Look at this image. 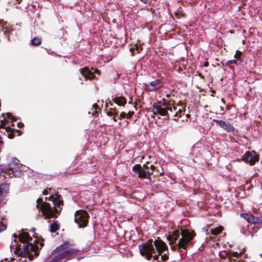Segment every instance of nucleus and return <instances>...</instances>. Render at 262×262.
I'll list each match as a JSON object with an SVG mask.
<instances>
[{
  "instance_id": "nucleus-1",
  "label": "nucleus",
  "mask_w": 262,
  "mask_h": 262,
  "mask_svg": "<svg viewBox=\"0 0 262 262\" xmlns=\"http://www.w3.org/2000/svg\"><path fill=\"white\" fill-rule=\"evenodd\" d=\"M13 236L15 238V242H16V238H18L19 242L24 244L23 247L21 245H19L15 248L14 253L18 256L21 257H28L30 261H32L34 259V257H37L39 255V250L37 244L38 242L34 241V244L32 243H28L32 240V238L30 236L29 233L24 232L20 233L18 235L14 234Z\"/></svg>"
},
{
  "instance_id": "nucleus-2",
  "label": "nucleus",
  "mask_w": 262,
  "mask_h": 262,
  "mask_svg": "<svg viewBox=\"0 0 262 262\" xmlns=\"http://www.w3.org/2000/svg\"><path fill=\"white\" fill-rule=\"evenodd\" d=\"M48 200L52 201L54 205V209H52L51 204L47 202H43L42 198H38L36 200V208L39 211H41L45 219H50L52 217H57V214H59L62 210L63 201L62 196L59 194H56L55 196L51 195Z\"/></svg>"
},
{
  "instance_id": "nucleus-3",
  "label": "nucleus",
  "mask_w": 262,
  "mask_h": 262,
  "mask_svg": "<svg viewBox=\"0 0 262 262\" xmlns=\"http://www.w3.org/2000/svg\"><path fill=\"white\" fill-rule=\"evenodd\" d=\"M140 254L149 260L152 256V254L155 253L156 250L159 255H161L164 251H168L167 245L159 237L153 241L149 239L145 243L139 245Z\"/></svg>"
},
{
  "instance_id": "nucleus-4",
  "label": "nucleus",
  "mask_w": 262,
  "mask_h": 262,
  "mask_svg": "<svg viewBox=\"0 0 262 262\" xmlns=\"http://www.w3.org/2000/svg\"><path fill=\"white\" fill-rule=\"evenodd\" d=\"M17 119L13 117L11 113L3 114L0 117V128H4L7 133V136L9 139H13L16 136H20L22 132L15 127V122Z\"/></svg>"
},
{
  "instance_id": "nucleus-5",
  "label": "nucleus",
  "mask_w": 262,
  "mask_h": 262,
  "mask_svg": "<svg viewBox=\"0 0 262 262\" xmlns=\"http://www.w3.org/2000/svg\"><path fill=\"white\" fill-rule=\"evenodd\" d=\"M180 234L181 237L179 239L178 243L172 247L173 250L178 248L179 252H181L182 249H186L195 236L194 232H190L188 229L182 228L181 229Z\"/></svg>"
},
{
  "instance_id": "nucleus-6",
  "label": "nucleus",
  "mask_w": 262,
  "mask_h": 262,
  "mask_svg": "<svg viewBox=\"0 0 262 262\" xmlns=\"http://www.w3.org/2000/svg\"><path fill=\"white\" fill-rule=\"evenodd\" d=\"M19 169V160L14 158L13 162L8 165H0V176L2 175L4 178H7V176L9 178L17 176L16 172H18Z\"/></svg>"
},
{
  "instance_id": "nucleus-7",
  "label": "nucleus",
  "mask_w": 262,
  "mask_h": 262,
  "mask_svg": "<svg viewBox=\"0 0 262 262\" xmlns=\"http://www.w3.org/2000/svg\"><path fill=\"white\" fill-rule=\"evenodd\" d=\"M173 102V101H171V100H169L166 117L168 119L171 118L174 120H177L179 117H182L184 114L185 109L182 106L181 103H179L177 106H175Z\"/></svg>"
},
{
  "instance_id": "nucleus-8",
  "label": "nucleus",
  "mask_w": 262,
  "mask_h": 262,
  "mask_svg": "<svg viewBox=\"0 0 262 262\" xmlns=\"http://www.w3.org/2000/svg\"><path fill=\"white\" fill-rule=\"evenodd\" d=\"M169 100L163 98L162 101H158L153 104V114L162 116H166V112L168 107Z\"/></svg>"
},
{
  "instance_id": "nucleus-9",
  "label": "nucleus",
  "mask_w": 262,
  "mask_h": 262,
  "mask_svg": "<svg viewBox=\"0 0 262 262\" xmlns=\"http://www.w3.org/2000/svg\"><path fill=\"white\" fill-rule=\"evenodd\" d=\"M89 213L84 210H79L75 213V222L78 225L79 228L87 226L89 219Z\"/></svg>"
},
{
  "instance_id": "nucleus-10",
  "label": "nucleus",
  "mask_w": 262,
  "mask_h": 262,
  "mask_svg": "<svg viewBox=\"0 0 262 262\" xmlns=\"http://www.w3.org/2000/svg\"><path fill=\"white\" fill-rule=\"evenodd\" d=\"M132 170L135 174H138L139 178L141 179H149L150 176L153 174V172L146 170L139 164L135 165Z\"/></svg>"
},
{
  "instance_id": "nucleus-11",
  "label": "nucleus",
  "mask_w": 262,
  "mask_h": 262,
  "mask_svg": "<svg viewBox=\"0 0 262 262\" xmlns=\"http://www.w3.org/2000/svg\"><path fill=\"white\" fill-rule=\"evenodd\" d=\"M164 84V83L162 81L158 79L149 82L148 84H146V88L150 91H157L163 87Z\"/></svg>"
},
{
  "instance_id": "nucleus-12",
  "label": "nucleus",
  "mask_w": 262,
  "mask_h": 262,
  "mask_svg": "<svg viewBox=\"0 0 262 262\" xmlns=\"http://www.w3.org/2000/svg\"><path fill=\"white\" fill-rule=\"evenodd\" d=\"M245 159L251 165H253L255 164L256 162L258 161L259 157L255 155V154H252L250 151H247L245 154Z\"/></svg>"
},
{
  "instance_id": "nucleus-13",
  "label": "nucleus",
  "mask_w": 262,
  "mask_h": 262,
  "mask_svg": "<svg viewBox=\"0 0 262 262\" xmlns=\"http://www.w3.org/2000/svg\"><path fill=\"white\" fill-rule=\"evenodd\" d=\"M80 72L82 76L84 77L85 80H93L95 78V76L92 72H91L88 67H84L80 69Z\"/></svg>"
},
{
  "instance_id": "nucleus-14",
  "label": "nucleus",
  "mask_w": 262,
  "mask_h": 262,
  "mask_svg": "<svg viewBox=\"0 0 262 262\" xmlns=\"http://www.w3.org/2000/svg\"><path fill=\"white\" fill-rule=\"evenodd\" d=\"M112 101L119 106H124L126 104V99L122 96H116L113 98Z\"/></svg>"
},
{
  "instance_id": "nucleus-15",
  "label": "nucleus",
  "mask_w": 262,
  "mask_h": 262,
  "mask_svg": "<svg viewBox=\"0 0 262 262\" xmlns=\"http://www.w3.org/2000/svg\"><path fill=\"white\" fill-rule=\"evenodd\" d=\"M241 216L245 219L248 223L254 224L255 216H254L252 214L249 213H243L241 214Z\"/></svg>"
},
{
  "instance_id": "nucleus-16",
  "label": "nucleus",
  "mask_w": 262,
  "mask_h": 262,
  "mask_svg": "<svg viewBox=\"0 0 262 262\" xmlns=\"http://www.w3.org/2000/svg\"><path fill=\"white\" fill-rule=\"evenodd\" d=\"M180 236V231L179 230H174L172 235L167 236V239L170 241V244H173L178 239Z\"/></svg>"
},
{
  "instance_id": "nucleus-17",
  "label": "nucleus",
  "mask_w": 262,
  "mask_h": 262,
  "mask_svg": "<svg viewBox=\"0 0 262 262\" xmlns=\"http://www.w3.org/2000/svg\"><path fill=\"white\" fill-rule=\"evenodd\" d=\"M97 109H99V110H100V109L99 108V105L97 103H94L92 106V112H91L92 115L93 116L96 117L98 116L99 112H98V111H97ZM89 113L90 114L91 112H89Z\"/></svg>"
},
{
  "instance_id": "nucleus-18",
  "label": "nucleus",
  "mask_w": 262,
  "mask_h": 262,
  "mask_svg": "<svg viewBox=\"0 0 262 262\" xmlns=\"http://www.w3.org/2000/svg\"><path fill=\"white\" fill-rule=\"evenodd\" d=\"M222 128L228 132H232L234 130L233 126L230 123L226 121H225Z\"/></svg>"
},
{
  "instance_id": "nucleus-19",
  "label": "nucleus",
  "mask_w": 262,
  "mask_h": 262,
  "mask_svg": "<svg viewBox=\"0 0 262 262\" xmlns=\"http://www.w3.org/2000/svg\"><path fill=\"white\" fill-rule=\"evenodd\" d=\"M223 230V227L221 226L216 227L214 229H210V233L214 235H217L221 233Z\"/></svg>"
},
{
  "instance_id": "nucleus-20",
  "label": "nucleus",
  "mask_w": 262,
  "mask_h": 262,
  "mask_svg": "<svg viewBox=\"0 0 262 262\" xmlns=\"http://www.w3.org/2000/svg\"><path fill=\"white\" fill-rule=\"evenodd\" d=\"M50 231L52 233H55L59 229V226L56 222H54L50 226Z\"/></svg>"
},
{
  "instance_id": "nucleus-21",
  "label": "nucleus",
  "mask_w": 262,
  "mask_h": 262,
  "mask_svg": "<svg viewBox=\"0 0 262 262\" xmlns=\"http://www.w3.org/2000/svg\"><path fill=\"white\" fill-rule=\"evenodd\" d=\"M41 43V40L40 38L34 37L31 40V45L34 46H39Z\"/></svg>"
},
{
  "instance_id": "nucleus-22",
  "label": "nucleus",
  "mask_w": 262,
  "mask_h": 262,
  "mask_svg": "<svg viewBox=\"0 0 262 262\" xmlns=\"http://www.w3.org/2000/svg\"><path fill=\"white\" fill-rule=\"evenodd\" d=\"M108 116H118V111L116 108H111L106 113Z\"/></svg>"
},
{
  "instance_id": "nucleus-23",
  "label": "nucleus",
  "mask_w": 262,
  "mask_h": 262,
  "mask_svg": "<svg viewBox=\"0 0 262 262\" xmlns=\"http://www.w3.org/2000/svg\"><path fill=\"white\" fill-rule=\"evenodd\" d=\"M239 61H238V59H236L227 61V62H226V65L229 66V68L231 69L233 67L230 66L231 64H235L236 65L238 66L239 64Z\"/></svg>"
},
{
  "instance_id": "nucleus-24",
  "label": "nucleus",
  "mask_w": 262,
  "mask_h": 262,
  "mask_svg": "<svg viewBox=\"0 0 262 262\" xmlns=\"http://www.w3.org/2000/svg\"><path fill=\"white\" fill-rule=\"evenodd\" d=\"M241 255V253H238L237 252H230L228 254V258L231 259V257H235L236 258H238L239 256Z\"/></svg>"
},
{
  "instance_id": "nucleus-25",
  "label": "nucleus",
  "mask_w": 262,
  "mask_h": 262,
  "mask_svg": "<svg viewBox=\"0 0 262 262\" xmlns=\"http://www.w3.org/2000/svg\"><path fill=\"white\" fill-rule=\"evenodd\" d=\"M243 54V53L241 52L239 50H236V53L234 55V58L236 59H238V61H239V63H241L242 61V60L241 58L242 55Z\"/></svg>"
},
{
  "instance_id": "nucleus-26",
  "label": "nucleus",
  "mask_w": 262,
  "mask_h": 262,
  "mask_svg": "<svg viewBox=\"0 0 262 262\" xmlns=\"http://www.w3.org/2000/svg\"><path fill=\"white\" fill-rule=\"evenodd\" d=\"M134 50H135L137 53H139L140 51L142 50V47L138 44H135L133 48L130 49V51L132 52Z\"/></svg>"
},
{
  "instance_id": "nucleus-27",
  "label": "nucleus",
  "mask_w": 262,
  "mask_h": 262,
  "mask_svg": "<svg viewBox=\"0 0 262 262\" xmlns=\"http://www.w3.org/2000/svg\"><path fill=\"white\" fill-rule=\"evenodd\" d=\"M254 224L262 225V217L255 216Z\"/></svg>"
},
{
  "instance_id": "nucleus-28",
  "label": "nucleus",
  "mask_w": 262,
  "mask_h": 262,
  "mask_svg": "<svg viewBox=\"0 0 262 262\" xmlns=\"http://www.w3.org/2000/svg\"><path fill=\"white\" fill-rule=\"evenodd\" d=\"M168 252H167V253H165L163 255H161V259L163 261H166L168 259Z\"/></svg>"
},
{
  "instance_id": "nucleus-29",
  "label": "nucleus",
  "mask_w": 262,
  "mask_h": 262,
  "mask_svg": "<svg viewBox=\"0 0 262 262\" xmlns=\"http://www.w3.org/2000/svg\"><path fill=\"white\" fill-rule=\"evenodd\" d=\"M213 121L216 122L221 127H222L223 124H224V123H225L224 121L219 120H217V119H214Z\"/></svg>"
},
{
  "instance_id": "nucleus-30",
  "label": "nucleus",
  "mask_w": 262,
  "mask_h": 262,
  "mask_svg": "<svg viewBox=\"0 0 262 262\" xmlns=\"http://www.w3.org/2000/svg\"><path fill=\"white\" fill-rule=\"evenodd\" d=\"M7 228V226L5 224H0V232L4 231Z\"/></svg>"
},
{
  "instance_id": "nucleus-31",
  "label": "nucleus",
  "mask_w": 262,
  "mask_h": 262,
  "mask_svg": "<svg viewBox=\"0 0 262 262\" xmlns=\"http://www.w3.org/2000/svg\"><path fill=\"white\" fill-rule=\"evenodd\" d=\"M134 114V112H129L127 114H126V118L127 119H130L133 115Z\"/></svg>"
},
{
  "instance_id": "nucleus-32",
  "label": "nucleus",
  "mask_w": 262,
  "mask_h": 262,
  "mask_svg": "<svg viewBox=\"0 0 262 262\" xmlns=\"http://www.w3.org/2000/svg\"><path fill=\"white\" fill-rule=\"evenodd\" d=\"M120 119L126 118V114L124 112H122L120 114Z\"/></svg>"
},
{
  "instance_id": "nucleus-33",
  "label": "nucleus",
  "mask_w": 262,
  "mask_h": 262,
  "mask_svg": "<svg viewBox=\"0 0 262 262\" xmlns=\"http://www.w3.org/2000/svg\"><path fill=\"white\" fill-rule=\"evenodd\" d=\"M16 125L18 128H21L24 126V124L22 122H18L16 123Z\"/></svg>"
},
{
  "instance_id": "nucleus-34",
  "label": "nucleus",
  "mask_w": 262,
  "mask_h": 262,
  "mask_svg": "<svg viewBox=\"0 0 262 262\" xmlns=\"http://www.w3.org/2000/svg\"><path fill=\"white\" fill-rule=\"evenodd\" d=\"M159 253L158 254H156V255H152V257H153V259L154 260H157L159 259Z\"/></svg>"
},
{
  "instance_id": "nucleus-35",
  "label": "nucleus",
  "mask_w": 262,
  "mask_h": 262,
  "mask_svg": "<svg viewBox=\"0 0 262 262\" xmlns=\"http://www.w3.org/2000/svg\"><path fill=\"white\" fill-rule=\"evenodd\" d=\"M229 261L230 262H231L232 261H234V262H236L238 260V258H236L235 257H231V259L230 258H228Z\"/></svg>"
},
{
  "instance_id": "nucleus-36",
  "label": "nucleus",
  "mask_w": 262,
  "mask_h": 262,
  "mask_svg": "<svg viewBox=\"0 0 262 262\" xmlns=\"http://www.w3.org/2000/svg\"><path fill=\"white\" fill-rule=\"evenodd\" d=\"M3 186H4V184L0 185V195L3 194Z\"/></svg>"
},
{
  "instance_id": "nucleus-37",
  "label": "nucleus",
  "mask_w": 262,
  "mask_h": 262,
  "mask_svg": "<svg viewBox=\"0 0 262 262\" xmlns=\"http://www.w3.org/2000/svg\"><path fill=\"white\" fill-rule=\"evenodd\" d=\"M144 169H146V170H149V167L145 164H143L142 166Z\"/></svg>"
},
{
  "instance_id": "nucleus-38",
  "label": "nucleus",
  "mask_w": 262,
  "mask_h": 262,
  "mask_svg": "<svg viewBox=\"0 0 262 262\" xmlns=\"http://www.w3.org/2000/svg\"><path fill=\"white\" fill-rule=\"evenodd\" d=\"M150 168L151 169V170H152L151 172H152L154 170H155V169H156V166L154 165H151L150 166Z\"/></svg>"
},
{
  "instance_id": "nucleus-39",
  "label": "nucleus",
  "mask_w": 262,
  "mask_h": 262,
  "mask_svg": "<svg viewBox=\"0 0 262 262\" xmlns=\"http://www.w3.org/2000/svg\"><path fill=\"white\" fill-rule=\"evenodd\" d=\"M95 72L98 73L99 75L100 74V71L99 70H98V69H95Z\"/></svg>"
},
{
  "instance_id": "nucleus-40",
  "label": "nucleus",
  "mask_w": 262,
  "mask_h": 262,
  "mask_svg": "<svg viewBox=\"0 0 262 262\" xmlns=\"http://www.w3.org/2000/svg\"><path fill=\"white\" fill-rule=\"evenodd\" d=\"M220 110H221V113H220V114H223V113H222V112H223V111H224V107H223V106H221L220 107Z\"/></svg>"
},
{
  "instance_id": "nucleus-41",
  "label": "nucleus",
  "mask_w": 262,
  "mask_h": 262,
  "mask_svg": "<svg viewBox=\"0 0 262 262\" xmlns=\"http://www.w3.org/2000/svg\"><path fill=\"white\" fill-rule=\"evenodd\" d=\"M208 65H209V63H208V62L207 61H206V62L204 63V66L205 67H208Z\"/></svg>"
},
{
  "instance_id": "nucleus-42",
  "label": "nucleus",
  "mask_w": 262,
  "mask_h": 262,
  "mask_svg": "<svg viewBox=\"0 0 262 262\" xmlns=\"http://www.w3.org/2000/svg\"><path fill=\"white\" fill-rule=\"evenodd\" d=\"M48 191L47 190H44L43 192V194L47 195L48 194Z\"/></svg>"
},
{
  "instance_id": "nucleus-43",
  "label": "nucleus",
  "mask_w": 262,
  "mask_h": 262,
  "mask_svg": "<svg viewBox=\"0 0 262 262\" xmlns=\"http://www.w3.org/2000/svg\"><path fill=\"white\" fill-rule=\"evenodd\" d=\"M199 76H200L201 78H203V79H204V78H205L204 76L202 74H199Z\"/></svg>"
},
{
  "instance_id": "nucleus-44",
  "label": "nucleus",
  "mask_w": 262,
  "mask_h": 262,
  "mask_svg": "<svg viewBox=\"0 0 262 262\" xmlns=\"http://www.w3.org/2000/svg\"><path fill=\"white\" fill-rule=\"evenodd\" d=\"M116 116H114V117L113 118V120L115 121V122H116L117 121V119H116Z\"/></svg>"
},
{
  "instance_id": "nucleus-45",
  "label": "nucleus",
  "mask_w": 262,
  "mask_h": 262,
  "mask_svg": "<svg viewBox=\"0 0 262 262\" xmlns=\"http://www.w3.org/2000/svg\"><path fill=\"white\" fill-rule=\"evenodd\" d=\"M18 4H20L21 2V0H16Z\"/></svg>"
},
{
  "instance_id": "nucleus-46",
  "label": "nucleus",
  "mask_w": 262,
  "mask_h": 262,
  "mask_svg": "<svg viewBox=\"0 0 262 262\" xmlns=\"http://www.w3.org/2000/svg\"><path fill=\"white\" fill-rule=\"evenodd\" d=\"M39 245L41 246V247H43V246L44 245V244L43 243H40Z\"/></svg>"
},
{
  "instance_id": "nucleus-47",
  "label": "nucleus",
  "mask_w": 262,
  "mask_h": 262,
  "mask_svg": "<svg viewBox=\"0 0 262 262\" xmlns=\"http://www.w3.org/2000/svg\"><path fill=\"white\" fill-rule=\"evenodd\" d=\"M166 98H168L170 97V94H167L166 95Z\"/></svg>"
},
{
  "instance_id": "nucleus-48",
  "label": "nucleus",
  "mask_w": 262,
  "mask_h": 262,
  "mask_svg": "<svg viewBox=\"0 0 262 262\" xmlns=\"http://www.w3.org/2000/svg\"><path fill=\"white\" fill-rule=\"evenodd\" d=\"M110 105L111 106H113V103H112V102H110Z\"/></svg>"
},
{
  "instance_id": "nucleus-49",
  "label": "nucleus",
  "mask_w": 262,
  "mask_h": 262,
  "mask_svg": "<svg viewBox=\"0 0 262 262\" xmlns=\"http://www.w3.org/2000/svg\"><path fill=\"white\" fill-rule=\"evenodd\" d=\"M226 108H227V110H229V105L227 106Z\"/></svg>"
},
{
  "instance_id": "nucleus-50",
  "label": "nucleus",
  "mask_w": 262,
  "mask_h": 262,
  "mask_svg": "<svg viewBox=\"0 0 262 262\" xmlns=\"http://www.w3.org/2000/svg\"><path fill=\"white\" fill-rule=\"evenodd\" d=\"M2 28H3V26L0 25V30L2 29Z\"/></svg>"
},
{
  "instance_id": "nucleus-51",
  "label": "nucleus",
  "mask_w": 262,
  "mask_h": 262,
  "mask_svg": "<svg viewBox=\"0 0 262 262\" xmlns=\"http://www.w3.org/2000/svg\"><path fill=\"white\" fill-rule=\"evenodd\" d=\"M222 101L224 102V103H225V101H224V100L223 99H222Z\"/></svg>"
},
{
  "instance_id": "nucleus-52",
  "label": "nucleus",
  "mask_w": 262,
  "mask_h": 262,
  "mask_svg": "<svg viewBox=\"0 0 262 262\" xmlns=\"http://www.w3.org/2000/svg\"><path fill=\"white\" fill-rule=\"evenodd\" d=\"M32 230H33V231H35V228H32Z\"/></svg>"
}]
</instances>
